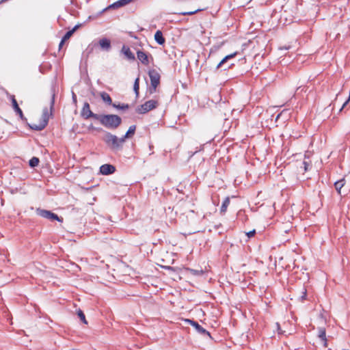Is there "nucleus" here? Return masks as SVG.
<instances>
[{
    "mask_svg": "<svg viewBox=\"0 0 350 350\" xmlns=\"http://www.w3.org/2000/svg\"><path fill=\"white\" fill-rule=\"evenodd\" d=\"M36 212L37 215H38L39 216H40L43 218H46V219H48L50 220H57L60 222H62L63 221L62 218L59 217L57 214H55L50 211L38 208L36 209Z\"/></svg>",
    "mask_w": 350,
    "mask_h": 350,
    "instance_id": "obj_6",
    "label": "nucleus"
},
{
    "mask_svg": "<svg viewBox=\"0 0 350 350\" xmlns=\"http://www.w3.org/2000/svg\"><path fill=\"white\" fill-rule=\"evenodd\" d=\"M137 56L138 59L144 65L147 66L149 64V59L148 55L142 51H137Z\"/></svg>",
    "mask_w": 350,
    "mask_h": 350,
    "instance_id": "obj_12",
    "label": "nucleus"
},
{
    "mask_svg": "<svg viewBox=\"0 0 350 350\" xmlns=\"http://www.w3.org/2000/svg\"><path fill=\"white\" fill-rule=\"evenodd\" d=\"M99 45L103 50L108 51L111 49V42L107 38H102L99 40Z\"/></svg>",
    "mask_w": 350,
    "mask_h": 350,
    "instance_id": "obj_13",
    "label": "nucleus"
},
{
    "mask_svg": "<svg viewBox=\"0 0 350 350\" xmlns=\"http://www.w3.org/2000/svg\"><path fill=\"white\" fill-rule=\"evenodd\" d=\"M303 164L304 165V170H305V171H306L308 170V167L309 164L306 161H304Z\"/></svg>",
    "mask_w": 350,
    "mask_h": 350,
    "instance_id": "obj_31",
    "label": "nucleus"
},
{
    "mask_svg": "<svg viewBox=\"0 0 350 350\" xmlns=\"http://www.w3.org/2000/svg\"><path fill=\"white\" fill-rule=\"evenodd\" d=\"M191 271L192 272L193 274L194 275H198L200 273H202V271H198V270H194V269H191Z\"/></svg>",
    "mask_w": 350,
    "mask_h": 350,
    "instance_id": "obj_30",
    "label": "nucleus"
},
{
    "mask_svg": "<svg viewBox=\"0 0 350 350\" xmlns=\"http://www.w3.org/2000/svg\"><path fill=\"white\" fill-rule=\"evenodd\" d=\"M230 204V198L226 197L225 200L223 201L221 208H220V213L221 214H224L226 212L227 208Z\"/></svg>",
    "mask_w": 350,
    "mask_h": 350,
    "instance_id": "obj_19",
    "label": "nucleus"
},
{
    "mask_svg": "<svg viewBox=\"0 0 350 350\" xmlns=\"http://www.w3.org/2000/svg\"><path fill=\"white\" fill-rule=\"evenodd\" d=\"M318 337L324 342V346H327L326 332L324 327L318 328Z\"/></svg>",
    "mask_w": 350,
    "mask_h": 350,
    "instance_id": "obj_15",
    "label": "nucleus"
},
{
    "mask_svg": "<svg viewBox=\"0 0 350 350\" xmlns=\"http://www.w3.org/2000/svg\"><path fill=\"white\" fill-rule=\"evenodd\" d=\"M64 42H63V40L62 39V40H61V42H60L59 44V49L62 47V46H63V44H64Z\"/></svg>",
    "mask_w": 350,
    "mask_h": 350,
    "instance_id": "obj_33",
    "label": "nucleus"
},
{
    "mask_svg": "<svg viewBox=\"0 0 350 350\" xmlns=\"http://www.w3.org/2000/svg\"><path fill=\"white\" fill-rule=\"evenodd\" d=\"M10 98L12 104V107L16 112V114L19 116L21 120H26V118L24 117V115L23 113L22 110L18 107V105L17 103V101L15 98V96L14 95H10Z\"/></svg>",
    "mask_w": 350,
    "mask_h": 350,
    "instance_id": "obj_9",
    "label": "nucleus"
},
{
    "mask_svg": "<svg viewBox=\"0 0 350 350\" xmlns=\"http://www.w3.org/2000/svg\"><path fill=\"white\" fill-rule=\"evenodd\" d=\"M122 52L129 60H135V55L128 46H123L122 49Z\"/></svg>",
    "mask_w": 350,
    "mask_h": 350,
    "instance_id": "obj_14",
    "label": "nucleus"
},
{
    "mask_svg": "<svg viewBox=\"0 0 350 350\" xmlns=\"http://www.w3.org/2000/svg\"><path fill=\"white\" fill-rule=\"evenodd\" d=\"M105 142L112 148H118L124 142V138H118L116 135L107 133L104 137Z\"/></svg>",
    "mask_w": 350,
    "mask_h": 350,
    "instance_id": "obj_3",
    "label": "nucleus"
},
{
    "mask_svg": "<svg viewBox=\"0 0 350 350\" xmlns=\"http://www.w3.org/2000/svg\"><path fill=\"white\" fill-rule=\"evenodd\" d=\"M72 98H73L74 100L76 99V95L74 93L72 94Z\"/></svg>",
    "mask_w": 350,
    "mask_h": 350,
    "instance_id": "obj_34",
    "label": "nucleus"
},
{
    "mask_svg": "<svg viewBox=\"0 0 350 350\" xmlns=\"http://www.w3.org/2000/svg\"><path fill=\"white\" fill-rule=\"evenodd\" d=\"M306 297V290L304 289V291L303 292V295L301 297V300H304Z\"/></svg>",
    "mask_w": 350,
    "mask_h": 350,
    "instance_id": "obj_32",
    "label": "nucleus"
},
{
    "mask_svg": "<svg viewBox=\"0 0 350 350\" xmlns=\"http://www.w3.org/2000/svg\"><path fill=\"white\" fill-rule=\"evenodd\" d=\"M39 161L38 158L33 157L29 160V165L31 167H35L38 165Z\"/></svg>",
    "mask_w": 350,
    "mask_h": 350,
    "instance_id": "obj_23",
    "label": "nucleus"
},
{
    "mask_svg": "<svg viewBox=\"0 0 350 350\" xmlns=\"http://www.w3.org/2000/svg\"><path fill=\"white\" fill-rule=\"evenodd\" d=\"M131 2V0H118L116 2L110 5L109 6H108L107 8L104 9L103 12H104L108 9H110V8H118L124 6Z\"/></svg>",
    "mask_w": 350,
    "mask_h": 350,
    "instance_id": "obj_11",
    "label": "nucleus"
},
{
    "mask_svg": "<svg viewBox=\"0 0 350 350\" xmlns=\"http://www.w3.org/2000/svg\"><path fill=\"white\" fill-rule=\"evenodd\" d=\"M154 40L160 45L163 44L165 42L163 33L160 30L156 31L154 34Z\"/></svg>",
    "mask_w": 350,
    "mask_h": 350,
    "instance_id": "obj_16",
    "label": "nucleus"
},
{
    "mask_svg": "<svg viewBox=\"0 0 350 350\" xmlns=\"http://www.w3.org/2000/svg\"><path fill=\"white\" fill-rule=\"evenodd\" d=\"M113 107L118 109L126 110L129 108V105L128 104H124V103L123 104H118V105L116 103H113Z\"/></svg>",
    "mask_w": 350,
    "mask_h": 350,
    "instance_id": "obj_24",
    "label": "nucleus"
},
{
    "mask_svg": "<svg viewBox=\"0 0 350 350\" xmlns=\"http://www.w3.org/2000/svg\"><path fill=\"white\" fill-rule=\"evenodd\" d=\"M98 120L105 128L111 130L116 129L122 124V118L118 115H100Z\"/></svg>",
    "mask_w": 350,
    "mask_h": 350,
    "instance_id": "obj_1",
    "label": "nucleus"
},
{
    "mask_svg": "<svg viewBox=\"0 0 350 350\" xmlns=\"http://www.w3.org/2000/svg\"><path fill=\"white\" fill-rule=\"evenodd\" d=\"M78 28V25H76L73 27L72 29L67 31L66 34L62 38L63 42H66V40H68L70 37L74 33V32L77 30Z\"/></svg>",
    "mask_w": 350,
    "mask_h": 350,
    "instance_id": "obj_21",
    "label": "nucleus"
},
{
    "mask_svg": "<svg viewBox=\"0 0 350 350\" xmlns=\"http://www.w3.org/2000/svg\"><path fill=\"white\" fill-rule=\"evenodd\" d=\"M55 103V94L53 93L52 95L51 100V111L53 108ZM51 114V111L49 112L47 108H44L42 111V115L41 120L38 124H32L29 125V127L35 131H42L43 130L48 124L49 116Z\"/></svg>",
    "mask_w": 350,
    "mask_h": 350,
    "instance_id": "obj_2",
    "label": "nucleus"
},
{
    "mask_svg": "<svg viewBox=\"0 0 350 350\" xmlns=\"http://www.w3.org/2000/svg\"><path fill=\"white\" fill-rule=\"evenodd\" d=\"M200 10L198 9L196 10L191 11V12H183L179 13V14L183 15V16H187V15L190 16V15H193V14L197 13Z\"/></svg>",
    "mask_w": 350,
    "mask_h": 350,
    "instance_id": "obj_27",
    "label": "nucleus"
},
{
    "mask_svg": "<svg viewBox=\"0 0 350 350\" xmlns=\"http://www.w3.org/2000/svg\"><path fill=\"white\" fill-rule=\"evenodd\" d=\"M256 233V230H251L248 232L246 233L247 236L249 237V238H251L252 237H254V235Z\"/></svg>",
    "mask_w": 350,
    "mask_h": 350,
    "instance_id": "obj_29",
    "label": "nucleus"
},
{
    "mask_svg": "<svg viewBox=\"0 0 350 350\" xmlns=\"http://www.w3.org/2000/svg\"><path fill=\"white\" fill-rule=\"evenodd\" d=\"M350 100V92H349V98L346 100V101L342 104V107H340V109H339L340 111H341L345 107V106L347 105V103H349V101Z\"/></svg>",
    "mask_w": 350,
    "mask_h": 350,
    "instance_id": "obj_28",
    "label": "nucleus"
},
{
    "mask_svg": "<svg viewBox=\"0 0 350 350\" xmlns=\"http://www.w3.org/2000/svg\"><path fill=\"white\" fill-rule=\"evenodd\" d=\"M139 78H137L134 82V85H133V90L135 91V93L136 94V96H137L138 94H139Z\"/></svg>",
    "mask_w": 350,
    "mask_h": 350,
    "instance_id": "obj_25",
    "label": "nucleus"
},
{
    "mask_svg": "<svg viewBox=\"0 0 350 350\" xmlns=\"http://www.w3.org/2000/svg\"><path fill=\"white\" fill-rule=\"evenodd\" d=\"M276 325H277L278 329H280V325H279V323H276Z\"/></svg>",
    "mask_w": 350,
    "mask_h": 350,
    "instance_id": "obj_35",
    "label": "nucleus"
},
{
    "mask_svg": "<svg viewBox=\"0 0 350 350\" xmlns=\"http://www.w3.org/2000/svg\"><path fill=\"white\" fill-rule=\"evenodd\" d=\"M148 75L150 79L151 87L150 88V92L152 94L156 91L157 86L160 83V75L154 69L150 70Z\"/></svg>",
    "mask_w": 350,
    "mask_h": 350,
    "instance_id": "obj_4",
    "label": "nucleus"
},
{
    "mask_svg": "<svg viewBox=\"0 0 350 350\" xmlns=\"http://www.w3.org/2000/svg\"><path fill=\"white\" fill-rule=\"evenodd\" d=\"M100 98L105 103L113 106V103H112L111 98L110 97L109 94H107V92H103L100 93Z\"/></svg>",
    "mask_w": 350,
    "mask_h": 350,
    "instance_id": "obj_18",
    "label": "nucleus"
},
{
    "mask_svg": "<svg viewBox=\"0 0 350 350\" xmlns=\"http://www.w3.org/2000/svg\"><path fill=\"white\" fill-rule=\"evenodd\" d=\"M237 55V53H232L230 55H226L223 59L218 64L217 66V68H219L221 66L222 64H224L228 59H230L234 57H235Z\"/></svg>",
    "mask_w": 350,
    "mask_h": 350,
    "instance_id": "obj_22",
    "label": "nucleus"
},
{
    "mask_svg": "<svg viewBox=\"0 0 350 350\" xmlns=\"http://www.w3.org/2000/svg\"><path fill=\"white\" fill-rule=\"evenodd\" d=\"M187 323H189L191 325L195 327L196 331L203 335H206L208 336H211L210 333L206 330L204 328H203L200 325L198 324L196 321H194L193 320L191 319H186L185 320Z\"/></svg>",
    "mask_w": 350,
    "mask_h": 350,
    "instance_id": "obj_8",
    "label": "nucleus"
},
{
    "mask_svg": "<svg viewBox=\"0 0 350 350\" xmlns=\"http://www.w3.org/2000/svg\"><path fill=\"white\" fill-rule=\"evenodd\" d=\"M345 185V178H342V179L337 180L334 183L335 189L339 194H341V189L344 187Z\"/></svg>",
    "mask_w": 350,
    "mask_h": 350,
    "instance_id": "obj_17",
    "label": "nucleus"
},
{
    "mask_svg": "<svg viewBox=\"0 0 350 350\" xmlns=\"http://www.w3.org/2000/svg\"><path fill=\"white\" fill-rule=\"evenodd\" d=\"M157 105H158V102L157 100H150L146 101L144 104L141 105L140 106H139L137 108L136 111L138 113L144 114L153 109H155L157 107Z\"/></svg>",
    "mask_w": 350,
    "mask_h": 350,
    "instance_id": "obj_5",
    "label": "nucleus"
},
{
    "mask_svg": "<svg viewBox=\"0 0 350 350\" xmlns=\"http://www.w3.org/2000/svg\"><path fill=\"white\" fill-rule=\"evenodd\" d=\"M78 316H79V319H81V321H82L85 324L88 323V322L85 319L84 313L80 310L78 312Z\"/></svg>",
    "mask_w": 350,
    "mask_h": 350,
    "instance_id": "obj_26",
    "label": "nucleus"
},
{
    "mask_svg": "<svg viewBox=\"0 0 350 350\" xmlns=\"http://www.w3.org/2000/svg\"><path fill=\"white\" fill-rule=\"evenodd\" d=\"M116 167L111 164H104L100 167V172L103 175H109L114 173Z\"/></svg>",
    "mask_w": 350,
    "mask_h": 350,
    "instance_id": "obj_10",
    "label": "nucleus"
},
{
    "mask_svg": "<svg viewBox=\"0 0 350 350\" xmlns=\"http://www.w3.org/2000/svg\"><path fill=\"white\" fill-rule=\"evenodd\" d=\"M136 130V126L135 125H131L129 128L126 134L124 135L122 138H124V142L125 141V139L129 138L131 135H134Z\"/></svg>",
    "mask_w": 350,
    "mask_h": 350,
    "instance_id": "obj_20",
    "label": "nucleus"
},
{
    "mask_svg": "<svg viewBox=\"0 0 350 350\" xmlns=\"http://www.w3.org/2000/svg\"><path fill=\"white\" fill-rule=\"evenodd\" d=\"M81 116L85 120L92 118L95 120L98 119L100 114L94 113L90 110V105L88 102L83 104L81 111Z\"/></svg>",
    "mask_w": 350,
    "mask_h": 350,
    "instance_id": "obj_7",
    "label": "nucleus"
}]
</instances>
